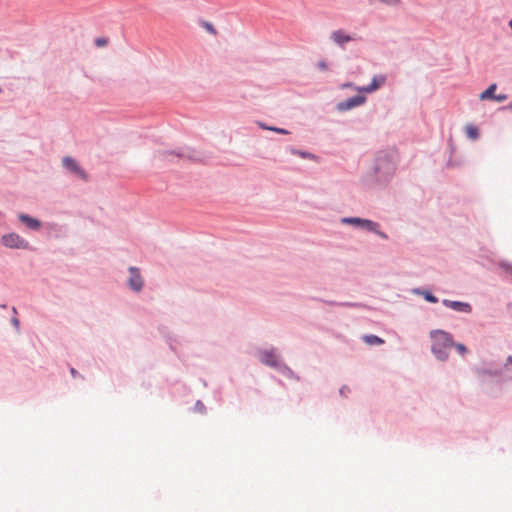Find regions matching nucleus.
Instances as JSON below:
<instances>
[{"label":"nucleus","mask_w":512,"mask_h":512,"mask_svg":"<svg viewBox=\"0 0 512 512\" xmlns=\"http://www.w3.org/2000/svg\"><path fill=\"white\" fill-rule=\"evenodd\" d=\"M397 168L396 156L393 152L380 151L373 169L363 176V184L368 188L385 187L393 178Z\"/></svg>","instance_id":"1"},{"label":"nucleus","mask_w":512,"mask_h":512,"mask_svg":"<svg viewBox=\"0 0 512 512\" xmlns=\"http://www.w3.org/2000/svg\"><path fill=\"white\" fill-rule=\"evenodd\" d=\"M432 339L431 351L440 361H446L449 357V349L454 345L452 335L443 330H433L430 333Z\"/></svg>","instance_id":"2"},{"label":"nucleus","mask_w":512,"mask_h":512,"mask_svg":"<svg viewBox=\"0 0 512 512\" xmlns=\"http://www.w3.org/2000/svg\"><path fill=\"white\" fill-rule=\"evenodd\" d=\"M340 221L342 224L352 225L368 232H372L384 240L388 239V235L379 229L380 224L378 222L360 217H343Z\"/></svg>","instance_id":"3"},{"label":"nucleus","mask_w":512,"mask_h":512,"mask_svg":"<svg viewBox=\"0 0 512 512\" xmlns=\"http://www.w3.org/2000/svg\"><path fill=\"white\" fill-rule=\"evenodd\" d=\"M156 157L163 161H174V158L187 159L190 161L199 160L196 152L193 149L187 147L178 148L177 150H158L156 152Z\"/></svg>","instance_id":"4"},{"label":"nucleus","mask_w":512,"mask_h":512,"mask_svg":"<svg viewBox=\"0 0 512 512\" xmlns=\"http://www.w3.org/2000/svg\"><path fill=\"white\" fill-rule=\"evenodd\" d=\"M1 243L3 246L10 249H30L29 242L14 232L2 235Z\"/></svg>","instance_id":"5"},{"label":"nucleus","mask_w":512,"mask_h":512,"mask_svg":"<svg viewBox=\"0 0 512 512\" xmlns=\"http://www.w3.org/2000/svg\"><path fill=\"white\" fill-rule=\"evenodd\" d=\"M258 359L262 364L274 369H276L279 362L281 361L280 355L277 353V350L274 347L270 349L259 350Z\"/></svg>","instance_id":"6"},{"label":"nucleus","mask_w":512,"mask_h":512,"mask_svg":"<svg viewBox=\"0 0 512 512\" xmlns=\"http://www.w3.org/2000/svg\"><path fill=\"white\" fill-rule=\"evenodd\" d=\"M63 167L70 173L76 175L80 179L86 181L88 176L83 168L76 162V160L70 156H65L62 159Z\"/></svg>","instance_id":"7"},{"label":"nucleus","mask_w":512,"mask_h":512,"mask_svg":"<svg viewBox=\"0 0 512 512\" xmlns=\"http://www.w3.org/2000/svg\"><path fill=\"white\" fill-rule=\"evenodd\" d=\"M366 102V97L363 95H355L336 104L338 112H346L355 107L361 106Z\"/></svg>","instance_id":"8"},{"label":"nucleus","mask_w":512,"mask_h":512,"mask_svg":"<svg viewBox=\"0 0 512 512\" xmlns=\"http://www.w3.org/2000/svg\"><path fill=\"white\" fill-rule=\"evenodd\" d=\"M128 271L130 274L128 278V287L134 292H140L144 285L140 270L137 267L131 266Z\"/></svg>","instance_id":"9"},{"label":"nucleus","mask_w":512,"mask_h":512,"mask_svg":"<svg viewBox=\"0 0 512 512\" xmlns=\"http://www.w3.org/2000/svg\"><path fill=\"white\" fill-rule=\"evenodd\" d=\"M330 39L334 44H336L340 48H344L346 43L354 40V38L351 35L347 34L342 29L332 31L330 34Z\"/></svg>","instance_id":"10"},{"label":"nucleus","mask_w":512,"mask_h":512,"mask_svg":"<svg viewBox=\"0 0 512 512\" xmlns=\"http://www.w3.org/2000/svg\"><path fill=\"white\" fill-rule=\"evenodd\" d=\"M386 81V76L375 75L369 85L363 87H357L356 90L359 92L372 93L379 89Z\"/></svg>","instance_id":"11"},{"label":"nucleus","mask_w":512,"mask_h":512,"mask_svg":"<svg viewBox=\"0 0 512 512\" xmlns=\"http://www.w3.org/2000/svg\"><path fill=\"white\" fill-rule=\"evenodd\" d=\"M442 304L446 307H449L455 311L463 312V313H470L472 310V307L469 303L461 302V301H453L449 299H444L442 301Z\"/></svg>","instance_id":"12"},{"label":"nucleus","mask_w":512,"mask_h":512,"mask_svg":"<svg viewBox=\"0 0 512 512\" xmlns=\"http://www.w3.org/2000/svg\"><path fill=\"white\" fill-rule=\"evenodd\" d=\"M18 219L21 223H23L27 228L37 231L42 227V223L40 220L31 217L28 214L21 213L18 215Z\"/></svg>","instance_id":"13"},{"label":"nucleus","mask_w":512,"mask_h":512,"mask_svg":"<svg viewBox=\"0 0 512 512\" xmlns=\"http://www.w3.org/2000/svg\"><path fill=\"white\" fill-rule=\"evenodd\" d=\"M276 370L288 379H295L297 381L300 379V377L296 375L294 371L282 361L279 362Z\"/></svg>","instance_id":"14"},{"label":"nucleus","mask_w":512,"mask_h":512,"mask_svg":"<svg viewBox=\"0 0 512 512\" xmlns=\"http://www.w3.org/2000/svg\"><path fill=\"white\" fill-rule=\"evenodd\" d=\"M289 152L292 154V155H296L300 158H303V159H309V160H316L317 157L316 155L308 152V151H303V150H299V149H296L294 147H289L288 148Z\"/></svg>","instance_id":"15"},{"label":"nucleus","mask_w":512,"mask_h":512,"mask_svg":"<svg viewBox=\"0 0 512 512\" xmlns=\"http://www.w3.org/2000/svg\"><path fill=\"white\" fill-rule=\"evenodd\" d=\"M413 293L417 294V295H421L423 296V298L430 302V303H437L438 302V298L436 296H434L430 291L428 290H422L420 288H416L413 290Z\"/></svg>","instance_id":"16"},{"label":"nucleus","mask_w":512,"mask_h":512,"mask_svg":"<svg viewBox=\"0 0 512 512\" xmlns=\"http://www.w3.org/2000/svg\"><path fill=\"white\" fill-rule=\"evenodd\" d=\"M497 89V85L495 83L491 84L485 91H483L479 95L480 100L494 99L495 90Z\"/></svg>","instance_id":"17"},{"label":"nucleus","mask_w":512,"mask_h":512,"mask_svg":"<svg viewBox=\"0 0 512 512\" xmlns=\"http://www.w3.org/2000/svg\"><path fill=\"white\" fill-rule=\"evenodd\" d=\"M325 303L333 306H343V307H353V308H367L366 305L362 303L355 302H335V301H325Z\"/></svg>","instance_id":"18"},{"label":"nucleus","mask_w":512,"mask_h":512,"mask_svg":"<svg viewBox=\"0 0 512 512\" xmlns=\"http://www.w3.org/2000/svg\"><path fill=\"white\" fill-rule=\"evenodd\" d=\"M476 373L479 377H482L484 375L489 376H500L502 374L501 370L498 369H476Z\"/></svg>","instance_id":"19"},{"label":"nucleus","mask_w":512,"mask_h":512,"mask_svg":"<svg viewBox=\"0 0 512 512\" xmlns=\"http://www.w3.org/2000/svg\"><path fill=\"white\" fill-rule=\"evenodd\" d=\"M363 339L369 345H380L384 343V340L376 335H364Z\"/></svg>","instance_id":"20"},{"label":"nucleus","mask_w":512,"mask_h":512,"mask_svg":"<svg viewBox=\"0 0 512 512\" xmlns=\"http://www.w3.org/2000/svg\"><path fill=\"white\" fill-rule=\"evenodd\" d=\"M466 134L469 138L476 140L479 137V130L474 125H467L466 126Z\"/></svg>","instance_id":"21"},{"label":"nucleus","mask_w":512,"mask_h":512,"mask_svg":"<svg viewBox=\"0 0 512 512\" xmlns=\"http://www.w3.org/2000/svg\"><path fill=\"white\" fill-rule=\"evenodd\" d=\"M258 125L264 130H269V131H273V132L280 133V134H289V131L286 129H283V128L268 126L262 122H259Z\"/></svg>","instance_id":"22"},{"label":"nucleus","mask_w":512,"mask_h":512,"mask_svg":"<svg viewBox=\"0 0 512 512\" xmlns=\"http://www.w3.org/2000/svg\"><path fill=\"white\" fill-rule=\"evenodd\" d=\"M194 411L202 413V414L206 413V407L201 400L196 401V403L194 405Z\"/></svg>","instance_id":"23"},{"label":"nucleus","mask_w":512,"mask_h":512,"mask_svg":"<svg viewBox=\"0 0 512 512\" xmlns=\"http://www.w3.org/2000/svg\"><path fill=\"white\" fill-rule=\"evenodd\" d=\"M452 347H454L457 350V352L460 353L461 355H464V354L467 353V348L462 343H455L454 342V345Z\"/></svg>","instance_id":"24"},{"label":"nucleus","mask_w":512,"mask_h":512,"mask_svg":"<svg viewBox=\"0 0 512 512\" xmlns=\"http://www.w3.org/2000/svg\"><path fill=\"white\" fill-rule=\"evenodd\" d=\"M108 44V39L105 37H98L95 39V45L97 47H104Z\"/></svg>","instance_id":"25"},{"label":"nucleus","mask_w":512,"mask_h":512,"mask_svg":"<svg viewBox=\"0 0 512 512\" xmlns=\"http://www.w3.org/2000/svg\"><path fill=\"white\" fill-rule=\"evenodd\" d=\"M349 392H350V388L346 385L342 386L339 390V394L344 397H346Z\"/></svg>","instance_id":"26"},{"label":"nucleus","mask_w":512,"mask_h":512,"mask_svg":"<svg viewBox=\"0 0 512 512\" xmlns=\"http://www.w3.org/2000/svg\"><path fill=\"white\" fill-rule=\"evenodd\" d=\"M506 99H507L506 94H498V95H495L493 100L496 102H504Z\"/></svg>","instance_id":"27"},{"label":"nucleus","mask_w":512,"mask_h":512,"mask_svg":"<svg viewBox=\"0 0 512 512\" xmlns=\"http://www.w3.org/2000/svg\"><path fill=\"white\" fill-rule=\"evenodd\" d=\"M11 324L16 328V330H19L20 328V321L17 317L11 318Z\"/></svg>","instance_id":"28"},{"label":"nucleus","mask_w":512,"mask_h":512,"mask_svg":"<svg viewBox=\"0 0 512 512\" xmlns=\"http://www.w3.org/2000/svg\"><path fill=\"white\" fill-rule=\"evenodd\" d=\"M70 374L72 375L73 378L80 377V378L84 379V377L81 374H79V372L73 367L70 368Z\"/></svg>","instance_id":"29"},{"label":"nucleus","mask_w":512,"mask_h":512,"mask_svg":"<svg viewBox=\"0 0 512 512\" xmlns=\"http://www.w3.org/2000/svg\"><path fill=\"white\" fill-rule=\"evenodd\" d=\"M205 28L207 29V31H209L212 34L216 33V30H215L214 26L211 23H209V22L205 23Z\"/></svg>","instance_id":"30"},{"label":"nucleus","mask_w":512,"mask_h":512,"mask_svg":"<svg viewBox=\"0 0 512 512\" xmlns=\"http://www.w3.org/2000/svg\"><path fill=\"white\" fill-rule=\"evenodd\" d=\"M317 67H318L320 70H323V71H325V70H327V69H328V65H327V63H326L325 61H319V62L317 63Z\"/></svg>","instance_id":"31"},{"label":"nucleus","mask_w":512,"mask_h":512,"mask_svg":"<svg viewBox=\"0 0 512 512\" xmlns=\"http://www.w3.org/2000/svg\"><path fill=\"white\" fill-rule=\"evenodd\" d=\"M500 267L505 269L507 272L512 273V266L509 265L508 263H504L503 262V263L500 264Z\"/></svg>","instance_id":"32"},{"label":"nucleus","mask_w":512,"mask_h":512,"mask_svg":"<svg viewBox=\"0 0 512 512\" xmlns=\"http://www.w3.org/2000/svg\"><path fill=\"white\" fill-rule=\"evenodd\" d=\"M341 88H342V89L354 88V85H353V83H352V82H346V83H343V84L341 85ZM356 88H357V87H355V89H356Z\"/></svg>","instance_id":"33"},{"label":"nucleus","mask_w":512,"mask_h":512,"mask_svg":"<svg viewBox=\"0 0 512 512\" xmlns=\"http://www.w3.org/2000/svg\"><path fill=\"white\" fill-rule=\"evenodd\" d=\"M508 365H512V355H510V356H508V357H507V360H506V363H505V368H506Z\"/></svg>","instance_id":"34"},{"label":"nucleus","mask_w":512,"mask_h":512,"mask_svg":"<svg viewBox=\"0 0 512 512\" xmlns=\"http://www.w3.org/2000/svg\"><path fill=\"white\" fill-rule=\"evenodd\" d=\"M501 109H503V110H511L512 111V104H509V105H507L505 107H502Z\"/></svg>","instance_id":"35"},{"label":"nucleus","mask_w":512,"mask_h":512,"mask_svg":"<svg viewBox=\"0 0 512 512\" xmlns=\"http://www.w3.org/2000/svg\"><path fill=\"white\" fill-rule=\"evenodd\" d=\"M12 313L17 314V310L15 307H12Z\"/></svg>","instance_id":"36"},{"label":"nucleus","mask_w":512,"mask_h":512,"mask_svg":"<svg viewBox=\"0 0 512 512\" xmlns=\"http://www.w3.org/2000/svg\"><path fill=\"white\" fill-rule=\"evenodd\" d=\"M7 306L5 304H0V308L5 309Z\"/></svg>","instance_id":"37"},{"label":"nucleus","mask_w":512,"mask_h":512,"mask_svg":"<svg viewBox=\"0 0 512 512\" xmlns=\"http://www.w3.org/2000/svg\"><path fill=\"white\" fill-rule=\"evenodd\" d=\"M509 26H510V28L512 30V19L509 21Z\"/></svg>","instance_id":"38"},{"label":"nucleus","mask_w":512,"mask_h":512,"mask_svg":"<svg viewBox=\"0 0 512 512\" xmlns=\"http://www.w3.org/2000/svg\"><path fill=\"white\" fill-rule=\"evenodd\" d=\"M2 91H3V89H2V87L0 86V93H2Z\"/></svg>","instance_id":"39"}]
</instances>
